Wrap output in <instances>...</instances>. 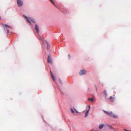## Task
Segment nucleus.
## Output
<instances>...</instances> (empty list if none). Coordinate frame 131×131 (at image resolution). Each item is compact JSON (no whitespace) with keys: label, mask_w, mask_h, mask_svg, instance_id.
Here are the masks:
<instances>
[{"label":"nucleus","mask_w":131,"mask_h":131,"mask_svg":"<svg viewBox=\"0 0 131 131\" xmlns=\"http://www.w3.org/2000/svg\"><path fill=\"white\" fill-rule=\"evenodd\" d=\"M88 107H89V110H90V105H89V106H88Z\"/></svg>","instance_id":"412c9836"},{"label":"nucleus","mask_w":131,"mask_h":131,"mask_svg":"<svg viewBox=\"0 0 131 131\" xmlns=\"http://www.w3.org/2000/svg\"><path fill=\"white\" fill-rule=\"evenodd\" d=\"M104 125L103 124H102L100 125L99 126V128L100 129H101L103 127Z\"/></svg>","instance_id":"9d476101"},{"label":"nucleus","mask_w":131,"mask_h":131,"mask_svg":"<svg viewBox=\"0 0 131 131\" xmlns=\"http://www.w3.org/2000/svg\"><path fill=\"white\" fill-rule=\"evenodd\" d=\"M47 46L48 47L47 49H48V47L49 46V44H48V43L47 42Z\"/></svg>","instance_id":"2eb2a0df"},{"label":"nucleus","mask_w":131,"mask_h":131,"mask_svg":"<svg viewBox=\"0 0 131 131\" xmlns=\"http://www.w3.org/2000/svg\"><path fill=\"white\" fill-rule=\"evenodd\" d=\"M35 28L36 31H37V32L38 33H39V27L38 26L37 24H36L35 25Z\"/></svg>","instance_id":"423d86ee"},{"label":"nucleus","mask_w":131,"mask_h":131,"mask_svg":"<svg viewBox=\"0 0 131 131\" xmlns=\"http://www.w3.org/2000/svg\"><path fill=\"white\" fill-rule=\"evenodd\" d=\"M24 17L26 18V19L27 20V21L29 23H31L30 21L32 19H31V18L30 17H27L26 16H24Z\"/></svg>","instance_id":"0eeeda50"},{"label":"nucleus","mask_w":131,"mask_h":131,"mask_svg":"<svg viewBox=\"0 0 131 131\" xmlns=\"http://www.w3.org/2000/svg\"><path fill=\"white\" fill-rule=\"evenodd\" d=\"M47 61L48 63H51L52 61L51 60L49 56H48V58L47 59Z\"/></svg>","instance_id":"6e6552de"},{"label":"nucleus","mask_w":131,"mask_h":131,"mask_svg":"<svg viewBox=\"0 0 131 131\" xmlns=\"http://www.w3.org/2000/svg\"><path fill=\"white\" fill-rule=\"evenodd\" d=\"M89 111H90V110H89V109L86 112H87L88 113H89Z\"/></svg>","instance_id":"dca6fc26"},{"label":"nucleus","mask_w":131,"mask_h":131,"mask_svg":"<svg viewBox=\"0 0 131 131\" xmlns=\"http://www.w3.org/2000/svg\"><path fill=\"white\" fill-rule=\"evenodd\" d=\"M70 110L71 112L73 113H74V111L73 110L72 108H70Z\"/></svg>","instance_id":"f8f14e48"},{"label":"nucleus","mask_w":131,"mask_h":131,"mask_svg":"<svg viewBox=\"0 0 131 131\" xmlns=\"http://www.w3.org/2000/svg\"><path fill=\"white\" fill-rule=\"evenodd\" d=\"M2 25L3 26V27H7L10 28H11V27L10 26L6 24H2Z\"/></svg>","instance_id":"1a4fd4ad"},{"label":"nucleus","mask_w":131,"mask_h":131,"mask_svg":"<svg viewBox=\"0 0 131 131\" xmlns=\"http://www.w3.org/2000/svg\"><path fill=\"white\" fill-rule=\"evenodd\" d=\"M6 30H7V33H8L9 32V31L7 29H6Z\"/></svg>","instance_id":"aec40b11"},{"label":"nucleus","mask_w":131,"mask_h":131,"mask_svg":"<svg viewBox=\"0 0 131 131\" xmlns=\"http://www.w3.org/2000/svg\"><path fill=\"white\" fill-rule=\"evenodd\" d=\"M50 75H51V78L52 79L53 81H54L55 80V79L52 72H51V70H50Z\"/></svg>","instance_id":"39448f33"},{"label":"nucleus","mask_w":131,"mask_h":131,"mask_svg":"<svg viewBox=\"0 0 131 131\" xmlns=\"http://www.w3.org/2000/svg\"><path fill=\"white\" fill-rule=\"evenodd\" d=\"M79 73L80 75L85 74H86V72L84 70H82L80 71Z\"/></svg>","instance_id":"7ed1b4c3"},{"label":"nucleus","mask_w":131,"mask_h":131,"mask_svg":"<svg viewBox=\"0 0 131 131\" xmlns=\"http://www.w3.org/2000/svg\"><path fill=\"white\" fill-rule=\"evenodd\" d=\"M124 130L125 131H131V130H128L126 129H124Z\"/></svg>","instance_id":"a211bd4d"},{"label":"nucleus","mask_w":131,"mask_h":131,"mask_svg":"<svg viewBox=\"0 0 131 131\" xmlns=\"http://www.w3.org/2000/svg\"><path fill=\"white\" fill-rule=\"evenodd\" d=\"M88 100L89 101L90 100L92 102H93L94 101V99L92 98H89L88 99Z\"/></svg>","instance_id":"9b49d317"},{"label":"nucleus","mask_w":131,"mask_h":131,"mask_svg":"<svg viewBox=\"0 0 131 131\" xmlns=\"http://www.w3.org/2000/svg\"><path fill=\"white\" fill-rule=\"evenodd\" d=\"M1 17L0 16V20H1Z\"/></svg>","instance_id":"4be33fe9"},{"label":"nucleus","mask_w":131,"mask_h":131,"mask_svg":"<svg viewBox=\"0 0 131 131\" xmlns=\"http://www.w3.org/2000/svg\"><path fill=\"white\" fill-rule=\"evenodd\" d=\"M104 94L106 96L107 95L105 91L104 92Z\"/></svg>","instance_id":"6ab92c4d"},{"label":"nucleus","mask_w":131,"mask_h":131,"mask_svg":"<svg viewBox=\"0 0 131 131\" xmlns=\"http://www.w3.org/2000/svg\"><path fill=\"white\" fill-rule=\"evenodd\" d=\"M74 109V110L75 111V112L76 113H78V111H77L75 109Z\"/></svg>","instance_id":"f3484780"},{"label":"nucleus","mask_w":131,"mask_h":131,"mask_svg":"<svg viewBox=\"0 0 131 131\" xmlns=\"http://www.w3.org/2000/svg\"><path fill=\"white\" fill-rule=\"evenodd\" d=\"M109 99L110 101L113 102L114 101L115 98L114 96L113 95L112 96H110Z\"/></svg>","instance_id":"20e7f679"},{"label":"nucleus","mask_w":131,"mask_h":131,"mask_svg":"<svg viewBox=\"0 0 131 131\" xmlns=\"http://www.w3.org/2000/svg\"><path fill=\"white\" fill-rule=\"evenodd\" d=\"M88 113L87 112H86L85 114V117H86V116H87L88 115Z\"/></svg>","instance_id":"ddd939ff"},{"label":"nucleus","mask_w":131,"mask_h":131,"mask_svg":"<svg viewBox=\"0 0 131 131\" xmlns=\"http://www.w3.org/2000/svg\"><path fill=\"white\" fill-rule=\"evenodd\" d=\"M17 3L18 6L19 7L21 6L23 4V2L21 0H17Z\"/></svg>","instance_id":"f03ea898"},{"label":"nucleus","mask_w":131,"mask_h":131,"mask_svg":"<svg viewBox=\"0 0 131 131\" xmlns=\"http://www.w3.org/2000/svg\"><path fill=\"white\" fill-rule=\"evenodd\" d=\"M50 1L54 5H55V4L53 2L52 0H50Z\"/></svg>","instance_id":"4468645a"},{"label":"nucleus","mask_w":131,"mask_h":131,"mask_svg":"<svg viewBox=\"0 0 131 131\" xmlns=\"http://www.w3.org/2000/svg\"><path fill=\"white\" fill-rule=\"evenodd\" d=\"M104 112L106 114L110 116L111 117H112L115 118H118V116L116 115L113 114L112 112H107L104 111Z\"/></svg>","instance_id":"f257e3e1"}]
</instances>
